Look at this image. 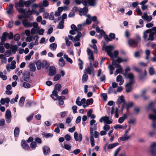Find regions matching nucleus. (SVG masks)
Returning a JSON list of instances; mask_svg holds the SVG:
<instances>
[{"instance_id": "obj_1", "label": "nucleus", "mask_w": 156, "mask_h": 156, "mask_svg": "<svg viewBox=\"0 0 156 156\" xmlns=\"http://www.w3.org/2000/svg\"><path fill=\"white\" fill-rule=\"evenodd\" d=\"M156 37V27L149 29L143 33L142 37L145 41H153L154 40V35Z\"/></svg>"}, {"instance_id": "obj_2", "label": "nucleus", "mask_w": 156, "mask_h": 156, "mask_svg": "<svg viewBox=\"0 0 156 156\" xmlns=\"http://www.w3.org/2000/svg\"><path fill=\"white\" fill-rule=\"evenodd\" d=\"M114 49V47L112 45H108L106 46L105 48V51L108 55L111 57L112 59L118 57V51L117 50L115 51L113 53L112 51Z\"/></svg>"}, {"instance_id": "obj_3", "label": "nucleus", "mask_w": 156, "mask_h": 156, "mask_svg": "<svg viewBox=\"0 0 156 156\" xmlns=\"http://www.w3.org/2000/svg\"><path fill=\"white\" fill-rule=\"evenodd\" d=\"M61 87V86L60 84L58 83L55 85L54 89L52 91V94L51 95V97L53 99H58V92L60 91Z\"/></svg>"}, {"instance_id": "obj_4", "label": "nucleus", "mask_w": 156, "mask_h": 156, "mask_svg": "<svg viewBox=\"0 0 156 156\" xmlns=\"http://www.w3.org/2000/svg\"><path fill=\"white\" fill-rule=\"evenodd\" d=\"M72 11H73L75 13L76 12L79 11V15L80 16H82L83 15H86L88 12V8L86 7H84L83 9L80 8L79 10L77 7L75 6L73 8Z\"/></svg>"}, {"instance_id": "obj_5", "label": "nucleus", "mask_w": 156, "mask_h": 156, "mask_svg": "<svg viewBox=\"0 0 156 156\" xmlns=\"http://www.w3.org/2000/svg\"><path fill=\"white\" fill-rule=\"evenodd\" d=\"M24 6L23 0H20L18 3L15 4V7L19 12L20 13L25 14V10L22 8H18V7H23Z\"/></svg>"}, {"instance_id": "obj_6", "label": "nucleus", "mask_w": 156, "mask_h": 156, "mask_svg": "<svg viewBox=\"0 0 156 156\" xmlns=\"http://www.w3.org/2000/svg\"><path fill=\"white\" fill-rule=\"evenodd\" d=\"M112 65L115 66L116 68H119L121 67V66L119 64L120 63L123 62H127L128 60L126 59H122L118 57L116 60L112 59Z\"/></svg>"}, {"instance_id": "obj_7", "label": "nucleus", "mask_w": 156, "mask_h": 156, "mask_svg": "<svg viewBox=\"0 0 156 156\" xmlns=\"http://www.w3.org/2000/svg\"><path fill=\"white\" fill-rule=\"evenodd\" d=\"M134 69L136 71L139 73V78L140 79L143 80L146 76L147 72L145 69L144 70L143 72L144 75H143L142 74L143 70L141 69H139L137 67H135L134 68Z\"/></svg>"}, {"instance_id": "obj_8", "label": "nucleus", "mask_w": 156, "mask_h": 156, "mask_svg": "<svg viewBox=\"0 0 156 156\" xmlns=\"http://www.w3.org/2000/svg\"><path fill=\"white\" fill-rule=\"evenodd\" d=\"M90 66H88L85 69L84 72L88 74H92L93 76H94V68L93 66H91V61H90Z\"/></svg>"}, {"instance_id": "obj_9", "label": "nucleus", "mask_w": 156, "mask_h": 156, "mask_svg": "<svg viewBox=\"0 0 156 156\" xmlns=\"http://www.w3.org/2000/svg\"><path fill=\"white\" fill-rule=\"evenodd\" d=\"M122 102H123V104L122 105V108L123 109L124 108V105H125L126 104L125 102L124 97L122 95L119 98L117 101V103L118 104L119 107H120V104Z\"/></svg>"}, {"instance_id": "obj_10", "label": "nucleus", "mask_w": 156, "mask_h": 156, "mask_svg": "<svg viewBox=\"0 0 156 156\" xmlns=\"http://www.w3.org/2000/svg\"><path fill=\"white\" fill-rule=\"evenodd\" d=\"M129 45L131 47L135 48L137 46L138 41L132 39H129L127 41Z\"/></svg>"}, {"instance_id": "obj_11", "label": "nucleus", "mask_w": 156, "mask_h": 156, "mask_svg": "<svg viewBox=\"0 0 156 156\" xmlns=\"http://www.w3.org/2000/svg\"><path fill=\"white\" fill-rule=\"evenodd\" d=\"M11 113L9 110L7 109L6 111L5 114V118L6 122L9 123L11 120Z\"/></svg>"}, {"instance_id": "obj_12", "label": "nucleus", "mask_w": 156, "mask_h": 156, "mask_svg": "<svg viewBox=\"0 0 156 156\" xmlns=\"http://www.w3.org/2000/svg\"><path fill=\"white\" fill-rule=\"evenodd\" d=\"M99 122H102L103 121L105 123L107 124H111L112 122V121L109 120V118L107 116L101 117L99 120Z\"/></svg>"}, {"instance_id": "obj_13", "label": "nucleus", "mask_w": 156, "mask_h": 156, "mask_svg": "<svg viewBox=\"0 0 156 156\" xmlns=\"http://www.w3.org/2000/svg\"><path fill=\"white\" fill-rule=\"evenodd\" d=\"M74 136L75 140L76 141H79L80 142H81L82 140V135L81 133L79 134V136H78V133L75 132L74 133Z\"/></svg>"}, {"instance_id": "obj_14", "label": "nucleus", "mask_w": 156, "mask_h": 156, "mask_svg": "<svg viewBox=\"0 0 156 156\" xmlns=\"http://www.w3.org/2000/svg\"><path fill=\"white\" fill-rule=\"evenodd\" d=\"M134 83L132 81L128 82L125 86L126 91L127 92H130L132 88V85Z\"/></svg>"}, {"instance_id": "obj_15", "label": "nucleus", "mask_w": 156, "mask_h": 156, "mask_svg": "<svg viewBox=\"0 0 156 156\" xmlns=\"http://www.w3.org/2000/svg\"><path fill=\"white\" fill-rule=\"evenodd\" d=\"M49 75L50 76H52L56 73V70L54 66H51L49 69Z\"/></svg>"}, {"instance_id": "obj_16", "label": "nucleus", "mask_w": 156, "mask_h": 156, "mask_svg": "<svg viewBox=\"0 0 156 156\" xmlns=\"http://www.w3.org/2000/svg\"><path fill=\"white\" fill-rule=\"evenodd\" d=\"M49 3L47 0H43L42 2H40L39 4V7L40 9H43L44 7H47Z\"/></svg>"}, {"instance_id": "obj_17", "label": "nucleus", "mask_w": 156, "mask_h": 156, "mask_svg": "<svg viewBox=\"0 0 156 156\" xmlns=\"http://www.w3.org/2000/svg\"><path fill=\"white\" fill-rule=\"evenodd\" d=\"M142 18L147 22H150L152 20L151 16H148L146 12H145L144 13L143 15L142 16Z\"/></svg>"}, {"instance_id": "obj_18", "label": "nucleus", "mask_w": 156, "mask_h": 156, "mask_svg": "<svg viewBox=\"0 0 156 156\" xmlns=\"http://www.w3.org/2000/svg\"><path fill=\"white\" fill-rule=\"evenodd\" d=\"M126 78H128L129 79V82L132 81L133 83H134V76L132 73H129L126 74Z\"/></svg>"}, {"instance_id": "obj_19", "label": "nucleus", "mask_w": 156, "mask_h": 156, "mask_svg": "<svg viewBox=\"0 0 156 156\" xmlns=\"http://www.w3.org/2000/svg\"><path fill=\"white\" fill-rule=\"evenodd\" d=\"M21 145L23 148L25 150H28L30 149V147L25 140H22V141Z\"/></svg>"}, {"instance_id": "obj_20", "label": "nucleus", "mask_w": 156, "mask_h": 156, "mask_svg": "<svg viewBox=\"0 0 156 156\" xmlns=\"http://www.w3.org/2000/svg\"><path fill=\"white\" fill-rule=\"evenodd\" d=\"M23 24L25 27H32V23H30L28 20L24 19L23 21Z\"/></svg>"}, {"instance_id": "obj_21", "label": "nucleus", "mask_w": 156, "mask_h": 156, "mask_svg": "<svg viewBox=\"0 0 156 156\" xmlns=\"http://www.w3.org/2000/svg\"><path fill=\"white\" fill-rule=\"evenodd\" d=\"M58 64L61 67L64 66L65 65V61L62 57H61L58 60Z\"/></svg>"}, {"instance_id": "obj_22", "label": "nucleus", "mask_w": 156, "mask_h": 156, "mask_svg": "<svg viewBox=\"0 0 156 156\" xmlns=\"http://www.w3.org/2000/svg\"><path fill=\"white\" fill-rule=\"evenodd\" d=\"M75 2L76 4L78 5H80L82 3L85 6L87 5V2L85 0H82V1L80 0H75Z\"/></svg>"}, {"instance_id": "obj_23", "label": "nucleus", "mask_w": 156, "mask_h": 156, "mask_svg": "<svg viewBox=\"0 0 156 156\" xmlns=\"http://www.w3.org/2000/svg\"><path fill=\"white\" fill-rule=\"evenodd\" d=\"M7 12L9 14H12L13 13V5L12 4L9 5L7 9Z\"/></svg>"}, {"instance_id": "obj_24", "label": "nucleus", "mask_w": 156, "mask_h": 156, "mask_svg": "<svg viewBox=\"0 0 156 156\" xmlns=\"http://www.w3.org/2000/svg\"><path fill=\"white\" fill-rule=\"evenodd\" d=\"M43 150L44 153L45 154H48L50 151V148L46 146L44 147Z\"/></svg>"}, {"instance_id": "obj_25", "label": "nucleus", "mask_w": 156, "mask_h": 156, "mask_svg": "<svg viewBox=\"0 0 156 156\" xmlns=\"http://www.w3.org/2000/svg\"><path fill=\"white\" fill-rule=\"evenodd\" d=\"M87 3L92 6H94L96 5L97 4L96 1L95 0H87Z\"/></svg>"}, {"instance_id": "obj_26", "label": "nucleus", "mask_w": 156, "mask_h": 156, "mask_svg": "<svg viewBox=\"0 0 156 156\" xmlns=\"http://www.w3.org/2000/svg\"><path fill=\"white\" fill-rule=\"evenodd\" d=\"M131 138V136H126L125 135V134H124V136H122L120 137V140L122 141H124L130 139Z\"/></svg>"}, {"instance_id": "obj_27", "label": "nucleus", "mask_w": 156, "mask_h": 156, "mask_svg": "<svg viewBox=\"0 0 156 156\" xmlns=\"http://www.w3.org/2000/svg\"><path fill=\"white\" fill-rule=\"evenodd\" d=\"M42 65V67L45 68L46 69H48L49 66V64L45 60L43 61Z\"/></svg>"}, {"instance_id": "obj_28", "label": "nucleus", "mask_w": 156, "mask_h": 156, "mask_svg": "<svg viewBox=\"0 0 156 156\" xmlns=\"http://www.w3.org/2000/svg\"><path fill=\"white\" fill-rule=\"evenodd\" d=\"M82 34L81 32H78V34L77 35L75 36V38H74L75 41H78L80 40V38L81 37Z\"/></svg>"}, {"instance_id": "obj_29", "label": "nucleus", "mask_w": 156, "mask_h": 156, "mask_svg": "<svg viewBox=\"0 0 156 156\" xmlns=\"http://www.w3.org/2000/svg\"><path fill=\"white\" fill-rule=\"evenodd\" d=\"M20 133V129L18 127H16L15 128L14 130V136L16 137L18 136Z\"/></svg>"}, {"instance_id": "obj_30", "label": "nucleus", "mask_w": 156, "mask_h": 156, "mask_svg": "<svg viewBox=\"0 0 156 156\" xmlns=\"http://www.w3.org/2000/svg\"><path fill=\"white\" fill-rule=\"evenodd\" d=\"M126 118V115H124L123 116L120 117L119 118L118 120L119 122L120 123H122Z\"/></svg>"}, {"instance_id": "obj_31", "label": "nucleus", "mask_w": 156, "mask_h": 156, "mask_svg": "<svg viewBox=\"0 0 156 156\" xmlns=\"http://www.w3.org/2000/svg\"><path fill=\"white\" fill-rule=\"evenodd\" d=\"M29 67L30 69V71L34 72L36 70V67L34 64L32 62L30 63L29 65Z\"/></svg>"}, {"instance_id": "obj_32", "label": "nucleus", "mask_w": 156, "mask_h": 156, "mask_svg": "<svg viewBox=\"0 0 156 156\" xmlns=\"http://www.w3.org/2000/svg\"><path fill=\"white\" fill-rule=\"evenodd\" d=\"M96 125L97 124H94V126L93 128H92L91 127L90 128V136H93V131L97 129Z\"/></svg>"}, {"instance_id": "obj_33", "label": "nucleus", "mask_w": 156, "mask_h": 156, "mask_svg": "<svg viewBox=\"0 0 156 156\" xmlns=\"http://www.w3.org/2000/svg\"><path fill=\"white\" fill-rule=\"evenodd\" d=\"M118 143H115L113 144H110L108 146V149H111L116 146L119 145Z\"/></svg>"}, {"instance_id": "obj_34", "label": "nucleus", "mask_w": 156, "mask_h": 156, "mask_svg": "<svg viewBox=\"0 0 156 156\" xmlns=\"http://www.w3.org/2000/svg\"><path fill=\"white\" fill-rule=\"evenodd\" d=\"M10 48L12 49V53L15 54L17 51V46L16 45H12L10 47Z\"/></svg>"}, {"instance_id": "obj_35", "label": "nucleus", "mask_w": 156, "mask_h": 156, "mask_svg": "<svg viewBox=\"0 0 156 156\" xmlns=\"http://www.w3.org/2000/svg\"><path fill=\"white\" fill-rule=\"evenodd\" d=\"M9 35V33L7 32L4 33L2 36L1 37V40L6 41L7 39V36Z\"/></svg>"}, {"instance_id": "obj_36", "label": "nucleus", "mask_w": 156, "mask_h": 156, "mask_svg": "<svg viewBox=\"0 0 156 156\" xmlns=\"http://www.w3.org/2000/svg\"><path fill=\"white\" fill-rule=\"evenodd\" d=\"M25 100V98L24 97H22L21 98L19 102V104L21 107L24 104Z\"/></svg>"}, {"instance_id": "obj_37", "label": "nucleus", "mask_w": 156, "mask_h": 156, "mask_svg": "<svg viewBox=\"0 0 156 156\" xmlns=\"http://www.w3.org/2000/svg\"><path fill=\"white\" fill-rule=\"evenodd\" d=\"M49 48L52 51L55 50L57 48V44L55 43H53L50 44Z\"/></svg>"}, {"instance_id": "obj_38", "label": "nucleus", "mask_w": 156, "mask_h": 156, "mask_svg": "<svg viewBox=\"0 0 156 156\" xmlns=\"http://www.w3.org/2000/svg\"><path fill=\"white\" fill-rule=\"evenodd\" d=\"M88 79V76L86 73L83 74L82 77V82H86Z\"/></svg>"}, {"instance_id": "obj_39", "label": "nucleus", "mask_w": 156, "mask_h": 156, "mask_svg": "<svg viewBox=\"0 0 156 156\" xmlns=\"http://www.w3.org/2000/svg\"><path fill=\"white\" fill-rule=\"evenodd\" d=\"M64 57L66 59V61L69 62L70 64H72L73 63L72 60L69 58L68 57V56L67 55H64Z\"/></svg>"}, {"instance_id": "obj_40", "label": "nucleus", "mask_w": 156, "mask_h": 156, "mask_svg": "<svg viewBox=\"0 0 156 156\" xmlns=\"http://www.w3.org/2000/svg\"><path fill=\"white\" fill-rule=\"evenodd\" d=\"M42 63L40 61H38L36 63V66L37 69L38 70H40L41 68V67L42 66Z\"/></svg>"}, {"instance_id": "obj_41", "label": "nucleus", "mask_w": 156, "mask_h": 156, "mask_svg": "<svg viewBox=\"0 0 156 156\" xmlns=\"http://www.w3.org/2000/svg\"><path fill=\"white\" fill-rule=\"evenodd\" d=\"M64 23V21L63 20H62L60 21L58 24V28L59 29H62L64 27L63 24Z\"/></svg>"}, {"instance_id": "obj_42", "label": "nucleus", "mask_w": 156, "mask_h": 156, "mask_svg": "<svg viewBox=\"0 0 156 156\" xmlns=\"http://www.w3.org/2000/svg\"><path fill=\"white\" fill-rule=\"evenodd\" d=\"M96 30L97 33H100V34H105V33L104 30L102 29H100L99 27H97L96 29Z\"/></svg>"}, {"instance_id": "obj_43", "label": "nucleus", "mask_w": 156, "mask_h": 156, "mask_svg": "<svg viewBox=\"0 0 156 156\" xmlns=\"http://www.w3.org/2000/svg\"><path fill=\"white\" fill-rule=\"evenodd\" d=\"M16 63V62L15 61H12L11 63V66L10 67V69H15L16 67L15 65Z\"/></svg>"}, {"instance_id": "obj_44", "label": "nucleus", "mask_w": 156, "mask_h": 156, "mask_svg": "<svg viewBox=\"0 0 156 156\" xmlns=\"http://www.w3.org/2000/svg\"><path fill=\"white\" fill-rule=\"evenodd\" d=\"M149 72L150 75H153L155 74V71L154 68L153 67H151L149 68Z\"/></svg>"}, {"instance_id": "obj_45", "label": "nucleus", "mask_w": 156, "mask_h": 156, "mask_svg": "<svg viewBox=\"0 0 156 156\" xmlns=\"http://www.w3.org/2000/svg\"><path fill=\"white\" fill-rule=\"evenodd\" d=\"M61 77V75L59 74H57L54 76L53 80L55 81H57L60 79Z\"/></svg>"}, {"instance_id": "obj_46", "label": "nucleus", "mask_w": 156, "mask_h": 156, "mask_svg": "<svg viewBox=\"0 0 156 156\" xmlns=\"http://www.w3.org/2000/svg\"><path fill=\"white\" fill-rule=\"evenodd\" d=\"M30 72H29L28 76L25 77L24 78V80L25 81L29 82V83H31V82L32 81L30 78Z\"/></svg>"}, {"instance_id": "obj_47", "label": "nucleus", "mask_w": 156, "mask_h": 156, "mask_svg": "<svg viewBox=\"0 0 156 156\" xmlns=\"http://www.w3.org/2000/svg\"><path fill=\"white\" fill-rule=\"evenodd\" d=\"M151 51L149 50H147L145 51V54L146 55V57L145 59L147 60H148L149 58V56L150 55Z\"/></svg>"}, {"instance_id": "obj_48", "label": "nucleus", "mask_w": 156, "mask_h": 156, "mask_svg": "<svg viewBox=\"0 0 156 156\" xmlns=\"http://www.w3.org/2000/svg\"><path fill=\"white\" fill-rule=\"evenodd\" d=\"M93 102L94 100L93 99L91 98L87 100L86 102V104H87V105H89L90 104H93Z\"/></svg>"}, {"instance_id": "obj_49", "label": "nucleus", "mask_w": 156, "mask_h": 156, "mask_svg": "<svg viewBox=\"0 0 156 156\" xmlns=\"http://www.w3.org/2000/svg\"><path fill=\"white\" fill-rule=\"evenodd\" d=\"M37 147L36 143L35 142H32L30 144V147L32 149H35Z\"/></svg>"}, {"instance_id": "obj_50", "label": "nucleus", "mask_w": 156, "mask_h": 156, "mask_svg": "<svg viewBox=\"0 0 156 156\" xmlns=\"http://www.w3.org/2000/svg\"><path fill=\"white\" fill-rule=\"evenodd\" d=\"M23 85L24 87L27 88H29L30 87V85L29 83L26 82L23 83Z\"/></svg>"}, {"instance_id": "obj_51", "label": "nucleus", "mask_w": 156, "mask_h": 156, "mask_svg": "<svg viewBox=\"0 0 156 156\" xmlns=\"http://www.w3.org/2000/svg\"><path fill=\"white\" fill-rule=\"evenodd\" d=\"M76 104L79 106H81L82 104L81 103V101H80V98L79 97H78L76 101Z\"/></svg>"}, {"instance_id": "obj_52", "label": "nucleus", "mask_w": 156, "mask_h": 156, "mask_svg": "<svg viewBox=\"0 0 156 156\" xmlns=\"http://www.w3.org/2000/svg\"><path fill=\"white\" fill-rule=\"evenodd\" d=\"M32 38L35 39V38L33 36H31L30 37H27L26 39V41L27 42H30L32 41Z\"/></svg>"}, {"instance_id": "obj_53", "label": "nucleus", "mask_w": 156, "mask_h": 156, "mask_svg": "<svg viewBox=\"0 0 156 156\" xmlns=\"http://www.w3.org/2000/svg\"><path fill=\"white\" fill-rule=\"evenodd\" d=\"M78 60L80 62L78 64V65L79 66V68L80 69L82 70L83 69V62L82 60L80 59V58Z\"/></svg>"}, {"instance_id": "obj_54", "label": "nucleus", "mask_w": 156, "mask_h": 156, "mask_svg": "<svg viewBox=\"0 0 156 156\" xmlns=\"http://www.w3.org/2000/svg\"><path fill=\"white\" fill-rule=\"evenodd\" d=\"M34 104V103L33 102L29 101L26 104V106L27 107H29Z\"/></svg>"}, {"instance_id": "obj_55", "label": "nucleus", "mask_w": 156, "mask_h": 156, "mask_svg": "<svg viewBox=\"0 0 156 156\" xmlns=\"http://www.w3.org/2000/svg\"><path fill=\"white\" fill-rule=\"evenodd\" d=\"M14 40L16 41H17L20 39V35L19 34H16L14 37Z\"/></svg>"}, {"instance_id": "obj_56", "label": "nucleus", "mask_w": 156, "mask_h": 156, "mask_svg": "<svg viewBox=\"0 0 156 156\" xmlns=\"http://www.w3.org/2000/svg\"><path fill=\"white\" fill-rule=\"evenodd\" d=\"M34 37L35 38V41L34 44V45H36L38 44V40L39 38V37L37 35H36Z\"/></svg>"}, {"instance_id": "obj_57", "label": "nucleus", "mask_w": 156, "mask_h": 156, "mask_svg": "<svg viewBox=\"0 0 156 156\" xmlns=\"http://www.w3.org/2000/svg\"><path fill=\"white\" fill-rule=\"evenodd\" d=\"M149 118L150 119L153 120V121H154L156 120V115H154L152 114H150L149 116Z\"/></svg>"}, {"instance_id": "obj_58", "label": "nucleus", "mask_w": 156, "mask_h": 156, "mask_svg": "<svg viewBox=\"0 0 156 156\" xmlns=\"http://www.w3.org/2000/svg\"><path fill=\"white\" fill-rule=\"evenodd\" d=\"M122 71V67L117 69L115 72V74L116 75L121 72Z\"/></svg>"}, {"instance_id": "obj_59", "label": "nucleus", "mask_w": 156, "mask_h": 156, "mask_svg": "<svg viewBox=\"0 0 156 156\" xmlns=\"http://www.w3.org/2000/svg\"><path fill=\"white\" fill-rule=\"evenodd\" d=\"M130 69L129 66H127L126 67V69H125V71L126 72L123 73V76H124L125 77H126V74H127V73L130 71Z\"/></svg>"}, {"instance_id": "obj_60", "label": "nucleus", "mask_w": 156, "mask_h": 156, "mask_svg": "<svg viewBox=\"0 0 156 156\" xmlns=\"http://www.w3.org/2000/svg\"><path fill=\"white\" fill-rule=\"evenodd\" d=\"M32 26L34 28L36 29V30H39L40 28L38 27V24L37 23H34L32 24Z\"/></svg>"}, {"instance_id": "obj_61", "label": "nucleus", "mask_w": 156, "mask_h": 156, "mask_svg": "<svg viewBox=\"0 0 156 156\" xmlns=\"http://www.w3.org/2000/svg\"><path fill=\"white\" fill-rule=\"evenodd\" d=\"M65 42L66 45L68 46H69L70 45L71 42L69 40V39L67 37H66L65 38Z\"/></svg>"}, {"instance_id": "obj_62", "label": "nucleus", "mask_w": 156, "mask_h": 156, "mask_svg": "<svg viewBox=\"0 0 156 156\" xmlns=\"http://www.w3.org/2000/svg\"><path fill=\"white\" fill-rule=\"evenodd\" d=\"M140 109L139 107H136L134 108V114H138L139 111Z\"/></svg>"}, {"instance_id": "obj_63", "label": "nucleus", "mask_w": 156, "mask_h": 156, "mask_svg": "<svg viewBox=\"0 0 156 156\" xmlns=\"http://www.w3.org/2000/svg\"><path fill=\"white\" fill-rule=\"evenodd\" d=\"M77 106L76 105L73 106L72 107V109L73 110V113L75 114L77 113Z\"/></svg>"}, {"instance_id": "obj_64", "label": "nucleus", "mask_w": 156, "mask_h": 156, "mask_svg": "<svg viewBox=\"0 0 156 156\" xmlns=\"http://www.w3.org/2000/svg\"><path fill=\"white\" fill-rule=\"evenodd\" d=\"M53 136V134L51 133H46L45 136V137L46 138H49Z\"/></svg>"}]
</instances>
